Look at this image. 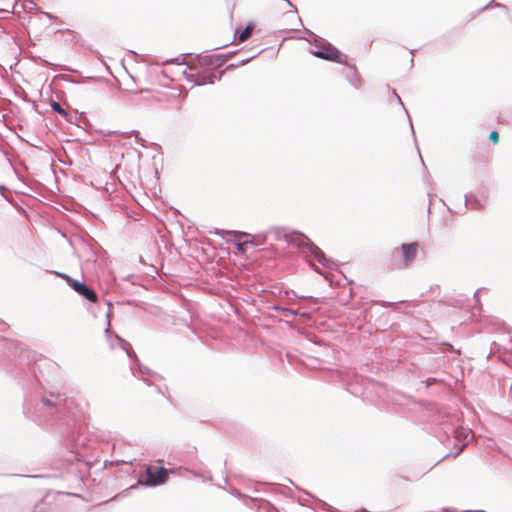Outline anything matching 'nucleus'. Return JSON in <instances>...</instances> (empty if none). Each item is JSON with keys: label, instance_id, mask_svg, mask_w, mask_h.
Masks as SVG:
<instances>
[{"label": "nucleus", "instance_id": "1", "mask_svg": "<svg viewBox=\"0 0 512 512\" xmlns=\"http://www.w3.org/2000/svg\"><path fill=\"white\" fill-rule=\"evenodd\" d=\"M287 241L299 248H307L319 262L325 260L324 253L305 235L301 233H292L287 236Z\"/></svg>", "mask_w": 512, "mask_h": 512}, {"label": "nucleus", "instance_id": "2", "mask_svg": "<svg viewBox=\"0 0 512 512\" xmlns=\"http://www.w3.org/2000/svg\"><path fill=\"white\" fill-rule=\"evenodd\" d=\"M168 470L164 467L154 468L147 467L145 477H142L139 482L146 486H157L164 484L168 480Z\"/></svg>", "mask_w": 512, "mask_h": 512}, {"label": "nucleus", "instance_id": "3", "mask_svg": "<svg viewBox=\"0 0 512 512\" xmlns=\"http://www.w3.org/2000/svg\"><path fill=\"white\" fill-rule=\"evenodd\" d=\"M419 244L417 242L413 243H404L401 246L400 255H401V263L397 265V268H407L412 263V261L416 258L418 253Z\"/></svg>", "mask_w": 512, "mask_h": 512}, {"label": "nucleus", "instance_id": "4", "mask_svg": "<svg viewBox=\"0 0 512 512\" xmlns=\"http://www.w3.org/2000/svg\"><path fill=\"white\" fill-rule=\"evenodd\" d=\"M64 279H66L69 286H71L78 294L83 296L88 301L95 303L97 301V294L93 289L88 287L86 284L79 282L77 280H74L66 275H61Z\"/></svg>", "mask_w": 512, "mask_h": 512}, {"label": "nucleus", "instance_id": "5", "mask_svg": "<svg viewBox=\"0 0 512 512\" xmlns=\"http://www.w3.org/2000/svg\"><path fill=\"white\" fill-rule=\"evenodd\" d=\"M313 55L328 61H338L341 57V52L332 45L325 44L319 46L318 49L313 52Z\"/></svg>", "mask_w": 512, "mask_h": 512}, {"label": "nucleus", "instance_id": "6", "mask_svg": "<svg viewBox=\"0 0 512 512\" xmlns=\"http://www.w3.org/2000/svg\"><path fill=\"white\" fill-rule=\"evenodd\" d=\"M269 5L273 10L276 11L284 13L296 12L295 7L289 0H270Z\"/></svg>", "mask_w": 512, "mask_h": 512}, {"label": "nucleus", "instance_id": "7", "mask_svg": "<svg viewBox=\"0 0 512 512\" xmlns=\"http://www.w3.org/2000/svg\"><path fill=\"white\" fill-rule=\"evenodd\" d=\"M255 29V24L253 23H250L248 24L243 31H241L240 33H238L235 37V40L238 42V43H242V42H245L246 40H248V38L251 36L252 32L254 31Z\"/></svg>", "mask_w": 512, "mask_h": 512}, {"label": "nucleus", "instance_id": "8", "mask_svg": "<svg viewBox=\"0 0 512 512\" xmlns=\"http://www.w3.org/2000/svg\"><path fill=\"white\" fill-rule=\"evenodd\" d=\"M251 243V241H244L236 244V248L240 253H244L246 251L247 245Z\"/></svg>", "mask_w": 512, "mask_h": 512}, {"label": "nucleus", "instance_id": "9", "mask_svg": "<svg viewBox=\"0 0 512 512\" xmlns=\"http://www.w3.org/2000/svg\"><path fill=\"white\" fill-rule=\"evenodd\" d=\"M489 140L493 144H497L499 142V133L497 131H492L489 135Z\"/></svg>", "mask_w": 512, "mask_h": 512}, {"label": "nucleus", "instance_id": "10", "mask_svg": "<svg viewBox=\"0 0 512 512\" xmlns=\"http://www.w3.org/2000/svg\"><path fill=\"white\" fill-rule=\"evenodd\" d=\"M52 108L54 111L60 113V114H66L65 111L62 109L61 105L58 102H53Z\"/></svg>", "mask_w": 512, "mask_h": 512}, {"label": "nucleus", "instance_id": "11", "mask_svg": "<svg viewBox=\"0 0 512 512\" xmlns=\"http://www.w3.org/2000/svg\"><path fill=\"white\" fill-rule=\"evenodd\" d=\"M229 234L232 235L235 239H240L241 237L246 236L245 233L237 232V231L230 232Z\"/></svg>", "mask_w": 512, "mask_h": 512}, {"label": "nucleus", "instance_id": "12", "mask_svg": "<svg viewBox=\"0 0 512 512\" xmlns=\"http://www.w3.org/2000/svg\"><path fill=\"white\" fill-rule=\"evenodd\" d=\"M399 480L407 481L408 479L405 477H399Z\"/></svg>", "mask_w": 512, "mask_h": 512}]
</instances>
